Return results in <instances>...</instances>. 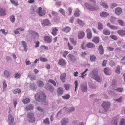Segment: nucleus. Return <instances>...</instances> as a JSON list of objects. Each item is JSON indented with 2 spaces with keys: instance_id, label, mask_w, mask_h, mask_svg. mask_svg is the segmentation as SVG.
Here are the masks:
<instances>
[{
  "instance_id": "obj_29",
  "label": "nucleus",
  "mask_w": 125,
  "mask_h": 125,
  "mask_svg": "<svg viewBox=\"0 0 125 125\" xmlns=\"http://www.w3.org/2000/svg\"><path fill=\"white\" fill-rule=\"evenodd\" d=\"M58 64L62 66H64L65 64L66 63L64 60L62 59H61L59 60Z\"/></svg>"
},
{
  "instance_id": "obj_17",
  "label": "nucleus",
  "mask_w": 125,
  "mask_h": 125,
  "mask_svg": "<svg viewBox=\"0 0 125 125\" xmlns=\"http://www.w3.org/2000/svg\"><path fill=\"white\" fill-rule=\"evenodd\" d=\"M66 76V74L65 73H63L60 76V78L63 83L65 82Z\"/></svg>"
},
{
  "instance_id": "obj_11",
  "label": "nucleus",
  "mask_w": 125,
  "mask_h": 125,
  "mask_svg": "<svg viewBox=\"0 0 125 125\" xmlns=\"http://www.w3.org/2000/svg\"><path fill=\"white\" fill-rule=\"evenodd\" d=\"M42 24L43 26H49L51 24L49 20L48 19H45L43 21Z\"/></svg>"
},
{
  "instance_id": "obj_51",
  "label": "nucleus",
  "mask_w": 125,
  "mask_h": 125,
  "mask_svg": "<svg viewBox=\"0 0 125 125\" xmlns=\"http://www.w3.org/2000/svg\"><path fill=\"white\" fill-rule=\"evenodd\" d=\"M70 97V95L69 94H67L65 95L62 96V98L63 99H68Z\"/></svg>"
},
{
  "instance_id": "obj_36",
  "label": "nucleus",
  "mask_w": 125,
  "mask_h": 125,
  "mask_svg": "<svg viewBox=\"0 0 125 125\" xmlns=\"http://www.w3.org/2000/svg\"><path fill=\"white\" fill-rule=\"evenodd\" d=\"M30 101V99L29 98H27L23 100L22 102L24 104H26L29 103Z\"/></svg>"
},
{
  "instance_id": "obj_39",
  "label": "nucleus",
  "mask_w": 125,
  "mask_h": 125,
  "mask_svg": "<svg viewBox=\"0 0 125 125\" xmlns=\"http://www.w3.org/2000/svg\"><path fill=\"white\" fill-rule=\"evenodd\" d=\"M30 86L31 89L33 90H35L37 87L35 84L34 83L31 84L30 85Z\"/></svg>"
},
{
  "instance_id": "obj_63",
  "label": "nucleus",
  "mask_w": 125,
  "mask_h": 125,
  "mask_svg": "<svg viewBox=\"0 0 125 125\" xmlns=\"http://www.w3.org/2000/svg\"><path fill=\"white\" fill-rule=\"evenodd\" d=\"M75 108L74 107H72L70 108L68 110V112H71L74 111L75 110Z\"/></svg>"
},
{
  "instance_id": "obj_2",
  "label": "nucleus",
  "mask_w": 125,
  "mask_h": 125,
  "mask_svg": "<svg viewBox=\"0 0 125 125\" xmlns=\"http://www.w3.org/2000/svg\"><path fill=\"white\" fill-rule=\"evenodd\" d=\"M42 9L41 7H39L38 10L37 7L35 6H32L31 8V14L33 16L35 15L37 13H38L39 16H42L45 14V13L42 12Z\"/></svg>"
},
{
  "instance_id": "obj_54",
  "label": "nucleus",
  "mask_w": 125,
  "mask_h": 125,
  "mask_svg": "<svg viewBox=\"0 0 125 125\" xmlns=\"http://www.w3.org/2000/svg\"><path fill=\"white\" fill-rule=\"evenodd\" d=\"M121 50V47H117L115 49V51L116 52H120Z\"/></svg>"
},
{
  "instance_id": "obj_20",
  "label": "nucleus",
  "mask_w": 125,
  "mask_h": 125,
  "mask_svg": "<svg viewBox=\"0 0 125 125\" xmlns=\"http://www.w3.org/2000/svg\"><path fill=\"white\" fill-rule=\"evenodd\" d=\"M104 73L106 75H110V69L109 68H105L104 69Z\"/></svg>"
},
{
  "instance_id": "obj_25",
  "label": "nucleus",
  "mask_w": 125,
  "mask_h": 125,
  "mask_svg": "<svg viewBox=\"0 0 125 125\" xmlns=\"http://www.w3.org/2000/svg\"><path fill=\"white\" fill-rule=\"evenodd\" d=\"M84 35V32L83 31H81L78 34V37L79 39H81L83 38Z\"/></svg>"
},
{
  "instance_id": "obj_6",
  "label": "nucleus",
  "mask_w": 125,
  "mask_h": 125,
  "mask_svg": "<svg viewBox=\"0 0 125 125\" xmlns=\"http://www.w3.org/2000/svg\"><path fill=\"white\" fill-rule=\"evenodd\" d=\"M85 7L89 10L91 11L96 10L99 9L98 6L96 5H94V6H92L90 4L85 3L84 4Z\"/></svg>"
},
{
  "instance_id": "obj_4",
  "label": "nucleus",
  "mask_w": 125,
  "mask_h": 125,
  "mask_svg": "<svg viewBox=\"0 0 125 125\" xmlns=\"http://www.w3.org/2000/svg\"><path fill=\"white\" fill-rule=\"evenodd\" d=\"M27 120L29 122L33 123L35 122L36 119L33 113L31 112L28 113L27 115Z\"/></svg>"
},
{
  "instance_id": "obj_50",
  "label": "nucleus",
  "mask_w": 125,
  "mask_h": 125,
  "mask_svg": "<svg viewBox=\"0 0 125 125\" xmlns=\"http://www.w3.org/2000/svg\"><path fill=\"white\" fill-rule=\"evenodd\" d=\"M8 62H10L12 61V58L10 56H7L6 58Z\"/></svg>"
},
{
  "instance_id": "obj_55",
  "label": "nucleus",
  "mask_w": 125,
  "mask_h": 125,
  "mask_svg": "<svg viewBox=\"0 0 125 125\" xmlns=\"http://www.w3.org/2000/svg\"><path fill=\"white\" fill-rule=\"evenodd\" d=\"M115 90L118 91L119 92H122L123 91V89L122 88H115Z\"/></svg>"
},
{
  "instance_id": "obj_47",
  "label": "nucleus",
  "mask_w": 125,
  "mask_h": 125,
  "mask_svg": "<svg viewBox=\"0 0 125 125\" xmlns=\"http://www.w3.org/2000/svg\"><path fill=\"white\" fill-rule=\"evenodd\" d=\"M96 57L94 55H92L90 56V58L91 61L93 62L95 60Z\"/></svg>"
},
{
  "instance_id": "obj_30",
  "label": "nucleus",
  "mask_w": 125,
  "mask_h": 125,
  "mask_svg": "<svg viewBox=\"0 0 125 125\" xmlns=\"http://www.w3.org/2000/svg\"><path fill=\"white\" fill-rule=\"evenodd\" d=\"M34 108L33 105L32 104H30L28 106L26 107V109L27 111L32 110Z\"/></svg>"
},
{
  "instance_id": "obj_45",
  "label": "nucleus",
  "mask_w": 125,
  "mask_h": 125,
  "mask_svg": "<svg viewBox=\"0 0 125 125\" xmlns=\"http://www.w3.org/2000/svg\"><path fill=\"white\" fill-rule=\"evenodd\" d=\"M58 29L56 28H54L53 29L52 31V34L54 36L56 35V32L57 31Z\"/></svg>"
},
{
  "instance_id": "obj_8",
  "label": "nucleus",
  "mask_w": 125,
  "mask_h": 125,
  "mask_svg": "<svg viewBox=\"0 0 125 125\" xmlns=\"http://www.w3.org/2000/svg\"><path fill=\"white\" fill-rule=\"evenodd\" d=\"M8 121L9 122V125H11L13 123L14 121V118L12 117V115L9 114L8 116Z\"/></svg>"
},
{
  "instance_id": "obj_23",
  "label": "nucleus",
  "mask_w": 125,
  "mask_h": 125,
  "mask_svg": "<svg viewBox=\"0 0 125 125\" xmlns=\"http://www.w3.org/2000/svg\"><path fill=\"white\" fill-rule=\"evenodd\" d=\"M98 50L100 54H102L104 53V50L102 45H100L99 46Z\"/></svg>"
},
{
  "instance_id": "obj_13",
  "label": "nucleus",
  "mask_w": 125,
  "mask_h": 125,
  "mask_svg": "<svg viewBox=\"0 0 125 125\" xmlns=\"http://www.w3.org/2000/svg\"><path fill=\"white\" fill-rule=\"evenodd\" d=\"M6 14V10L3 9L0 7V15L4 16Z\"/></svg>"
},
{
  "instance_id": "obj_33",
  "label": "nucleus",
  "mask_w": 125,
  "mask_h": 125,
  "mask_svg": "<svg viewBox=\"0 0 125 125\" xmlns=\"http://www.w3.org/2000/svg\"><path fill=\"white\" fill-rule=\"evenodd\" d=\"M77 22L78 24L82 27L84 25V23L82 21L79 19H77Z\"/></svg>"
},
{
  "instance_id": "obj_48",
  "label": "nucleus",
  "mask_w": 125,
  "mask_h": 125,
  "mask_svg": "<svg viewBox=\"0 0 125 125\" xmlns=\"http://www.w3.org/2000/svg\"><path fill=\"white\" fill-rule=\"evenodd\" d=\"M14 77L15 78H19L21 76V74L20 73H15L14 75Z\"/></svg>"
},
{
  "instance_id": "obj_3",
  "label": "nucleus",
  "mask_w": 125,
  "mask_h": 125,
  "mask_svg": "<svg viewBox=\"0 0 125 125\" xmlns=\"http://www.w3.org/2000/svg\"><path fill=\"white\" fill-rule=\"evenodd\" d=\"M101 106L104 109L103 110L102 109H99V113L104 114L105 112L107 111L110 106V103L109 102L104 101L102 104Z\"/></svg>"
},
{
  "instance_id": "obj_57",
  "label": "nucleus",
  "mask_w": 125,
  "mask_h": 125,
  "mask_svg": "<svg viewBox=\"0 0 125 125\" xmlns=\"http://www.w3.org/2000/svg\"><path fill=\"white\" fill-rule=\"evenodd\" d=\"M110 37L113 39L114 40H116L117 39V37L115 35H112L110 36Z\"/></svg>"
},
{
  "instance_id": "obj_43",
  "label": "nucleus",
  "mask_w": 125,
  "mask_h": 125,
  "mask_svg": "<svg viewBox=\"0 0 125 125\" xmlns=\"http://www.w3.org/2000/svg\"><path fill=\"white\" fill-rule=\"evenodd\" d=\"M119 125H125V119L124 118L122 119L120 121Z\"/></svg>"
},
{
  "instance_id": "obj_24",
  "label": "nucleus",
  "mask_w": 125,
  "mask_h": 125,
  "mask_svg": "<svg viewBox=\"0 0 125 125\" xmlns=\"http://www.w3.org/2000/svg\"><path fill=\"white\" fill-rule=\"evenodd\" d=\"M116 82V81L115 80H112L111 86L113 89L114 90L115 89V87L117 86Z\"/></svg>"
},
{
  "instance_id": "obj_7",
  "label": "nucleus",
  "mask_w": 125,
  "mask_h": 125,
  "mask_svg": "<svg viewBox=\"0 0 125 125\" xmlns=\"http://www.w3.org/2000/svg\"><path fill=\"white\" fill-rule=\"evenodd\" d=\"M80 88L82 92H86L87 90V85L86 83H83L80 85Z\"/></svg>"
},
{
  "instance_id": "obj_38",
  "label": "nucleus",
  "mask_w": 125,
  "mask_h": 125,
  "mask_svg": "<svg viewBox=\"0 0 125 125\" xmlns=\"http://www.w3.org/2000/svg\"><path fill=\"white\" fill-rule=\"evenodd\" d=\"M89 85L90 88L92 89H96V87L95 84L93 83H90Z\"/></svg>"
},
{
  "instance_id": "obj_18",
  "label": "nucleus",
  "mask_w": 125,
  "mask_h": 125,
  "mask_svg": "<svg viewBox=\"0 0 125 125\" xmlns=\"http://www.w3.org/2000/svg\"><path fill=\"white\" fill-rule=\"evenodd\" d=\"M68 56L69 57V59L71 61H75L76 59V58L75 57V56H74V55L72 54H69V55H68Z\"/></svg>"
},
{
  "instance_id": "obj_10",
  "label": "nucleus",
  "mask_w": 125,
  "mask_h": 125,
  "mask_svg": "<svg viewBox=\"0 0 125 125\" xmlns=\"http://www.w3.org/2000/svg\"><path fill=\"white\" fill-rule=\"evenodd\" d=\"M118 120L116 118H114L111 121V125H118Z\"/></svg>"
},
{
  "instance_id": "obj_14",
  "label": "nucleus",
  "mask_w": 125,
  "mask_h": 125,
  "mask_svg": "<svg viewBox=\"0 0 125 125\" xmlns=\"http://www.w3.org/2000/svg\"><path fill=\"white\" fill-rule=\"evenodd\" d=\"M86 31L87 34V37L89 39H91L92 36V34L91 32V30L89 29H87L86 30Z\"/></svg>"
},
{
  "instance_id": "obj_62",
  "label": "nucleus",
  "mask_w": 125,
  "mask_h": 125,
  "mask_svg": "<svg viewBox=\"0 0 125 125\" xmlns=\"http://www.w3.org/2000/svg\"><path fill=\"white\" fill-rule=\"evenodd\" d=\"M34 43L35 44V48H37L39 46V45L40 43V42L38 41H35L34 42Z\"/></svg>"
},
{
  "instance_id": "obj_52",
  "label": "nucleus",
  "mask_w": 125,
  "mask_h": 125,
  "mask_svg": "<svg viewBox=\"0 0 125 125\" xmlns=\"http://www.w3.org/2000/svg\"><path fill=\"white\" fill-rule=\"evenodd\" d=\"M122 96H121L118 99H114V101H116L119 103H121L122 101Z\"/></svg>"
},
{
  "instance_id": "obj_15",
  "label": "nucleus",
  "mask_w": 125,
  "mask_h": 125,
  "mask_svg": "<svg viewBox=\"0 0 125 125\" xmlns=\"http://www.w3.org/2000/svg\"><path fill=\"white\" fill-rule=\"evenodd\" d=\"M68 120L67 118H63L61 121L62 125H65L68 122Z\"/></svg>"
},
{
  "instance_id": "obj_58",
  "label": "nucleus",
  "mask_w": 125,
  "mask_h": 125,
  "mask_svg": "<svg viewBox=\"0 0 125 125\" xmlns=\"http://www.w3.org/2000/svg\"><path fill=\"white\" fill-rule=\"evenodd\" d=\"M98 28L99 30H101L103 29V25L101 23H98Z\"/></svg>"
},
{
  "instance_id": "obj_31",
  "label": "nucleus",
  "mask_w": 125,
  "mask_h": 125,
  "mask_svg": "<svg viewBox=\"0 0 125 125\" xmlns=\"http://www.w3.org/2000/svg\"><path fill=\"white\" fill-rule=\"evenodd\" d=\"M44 40L47 43H49L51 42V40L50 37L48 36H46L44 37Z\"/></svg>"
},
{
  "instance_id": "obj_9",
  "label": "nucleus",
  "mask_w": 125,
  "mask_h": 125,
  "mask_svg": "<svg viewBox=\"0 0 125 125\" xmlns=\"http://www.w3.org/2000/svg\"><path fill=\"white\" fill-rule=\"evenodd\" d=\"M45 88L47 90L50 91L51 92H53L54 90V88L50 84L47 83L45 86Z\"/></svg>"
},
{
  "instance_id": "obj_56",
  "label": "nucleus",
  "mask_w": 125,
  "mask_h": 125,
  "mask_svg": "<svg viewBox=\"0 0 125 125\" xmlns=\"http://www.w3.org/2000/svg\"><path fill=\"white\" fill-rule=\"evenodd\" d=\"M10 2L13 5H14L15 6H17L18 4L17 2H15L13 0H10Z\"/></svg>"
},
{
  "instance_id": "obj_44",
  "label": "nucleus",
  "mask_w": 125,
  "mask_h": 125,
  "mask_svg": "<svg viewBox=\"0 0 125 125\" xmlns=\"http://www.w3.org/2000/svg\"><path fill=\"white\" fill-rule=\"evenodd\" d=\"M43 122V123L45 124H47L48 125H49L50 124V122L49 118H47L44 120Z\"/></svg>"
},
{
  "instance_id": "obj_26",
  "label": "nucleus",
  "mask_w": 125,
  "mask_h": 125,
  "mask_svg": "<svg viewBox=\"0 0 125 125\" xmlns=\"http://www.w3.org/2000/svg\"><path fill=\"white\" fill-rule=\"evenodd\" d=\"M107 25L112 29L116 30L118 29V28L117 26L111 25L109 23H107Z\"/></svg>"
},
{
  "instance_id": "obj_21",
  "label": "nucleus",
  "mask_w": 125,
  "mask_h": 125,
  "mask_svg": "<svg viewBox=\"0 0 125 125\" xmlns=\"http://www.w3.org/2000/svg\"><path fill=\"white\" fill-rule=\"evenodd\" d=\"M117 33L120 36H123L125 35V31L122 30H118Z\"/></svg>"
},
{
  "instance_id": "obj_64",
  "label": "nucleus",
  "mask_w": 125,
  "mask_h": 125,
  "mask_svg": "<svg viewBox=\"0 0 125 125\" xmlns=\"http://www.w3.org/2000/svg\"><path fill=\"white\" fill-rule=\"evenodd\" d=\"M49 81L53 84L54 86H55L56 85V82L54 80L50 79L49 80Z\"/></svg>"
},
{
  "instance_id": "obj_5",
  "label": "nucleus",
  "mask_w": 125,
  "mask_h": 125,
  "mask_svg": "<svg viewBox=\"0 0 125 125\" xmlns=\"http://www.w3.org/2000/svg\"><path fill=\"white\" fill-rule=\"evenodd\" d=\"M92 77L98 82L102 81V78L98 75V72L96 70H93L92 71Z\"/></svg>"
},
{
  "instance_id": "obj_22",
  "label": "nucleus",
  "mask_w": 125,
  "mask_h": 125,
  "mask_svg": "<svg viewBox=\"0 0 125 125\" xmlns=\"http://www.w3.org/2000/svg\"><path fill=\"white\" fill-rule=\"evenodd\" d=\"M100 4L104 8L107 9L108 8V5L106 2L101 1L100 2Z\"/></svg>"
},
{
  "instance_id": "obj_40",
  "label": "nucleus",
  "mask_w": 125,
  "mask_h": 125,
  "mask_svg": "<svg viewBox=\"0 0 125 125\" xmlns=\"http://www.w3.org/2000/svg\"><path fill=\"white\" fill-rule=\"evenodd\" d=\"M37 84L38 86L41 87L44 85V84L41 81H39L37 82Z\"/></svg>"
},
{
  "instance_id": "obj_61",
  "label": "nucleus",
  "mask_w": 125,
  "mask_h": 125,
  "mask_svg": "<svg viewBox=\"0 0 125 125\" xmlns=\"http://www.w3.org/2000/svg\"><path fill=\"white\" fill-rule=\"evenodd\" d=\"M118 22L119 24L123 26L124 25V24L123 21L121 20H118Z\"/></svg>"
},
{
  "instance_id": "obj_19",
  "label": "nucleus",
  "mask_w": 125,
  "mask_h": 125,
  "mask_svg": "<svg viewBox=\"0 0 125 125\" xmlns=\"http://www.w3.org/2000/svg\"><path fill=\"white\" fill-rule=\"evenodd\" d=\"M92 41L96 44L98 43L99 42V38L97 36L94 37Z\"/></svg>"
},
{
  "instance_id": "obj_53",
  "label": "nucleus",
  "mask_w": 125,
  "mask_h": 125,
  "mask_svg": "<svg viewBox=\"0 0 125 125\" xmlns=\"http://www.w3.org/2000/svg\"><path fill=\"white\" fill-rule=\"evenodd\" d=\"M116 18L115 17H112L110 19V21L111 22L113 23H114L115 21Z\"/></svg>"
},
{
  "instance_id": "obj_32",
  "label": "nucleus",
  "mask_w": 125,
  "mask_h": 125,
  "mask_svg": "<svg viewBox=\"0 0 125 125\" xmlns=\"http://www.w3.org/2000/svg\"><path fill=\"white\" fill-rule=\"evenodd\" d=\"M71 30V28L70 27L67 26L65 27L62 29V31L66 33L69 32Z\"/></svg>"
},
{
  "instance_id": "obj_12",
  "label": "nucleus",
  "mask_w": 125,
  "mask_h": 125,
  "mask_svg": "<svg viewBox=\"0 0 125 125\" xmlns=\"http://www.w3.org/2000/svg\"><path fill=\"white\" fill-rule=\"evenodd\" d=\"M122 10L120 7H117L116 8L115 10V13L117 15L120 14L122 12Z\"/></svg>"
},
{
  "instance_id": "obj_41",
  "label": "nucleus",
  "mask_w": 125,
  "mask_h": 125,
  "mask_svg": "<svg viewBox=\"0 0 125 125\" xmlns=\"http://www.w3.org/2000/svg\"><path fill=\"white\" fill-rule=\"evenodd\" d=\"M79 11L78 9H76V10L75 12L74 13V16L76 17H79L80 15L79 14Z\"/></svg>"
},
{
  "instance_id": "obj_34",
  "label": "nucleus",
  "mask_w": 125,
  "mask_h": 125,
  "mask_svg": "<svg viewBox=\"0 0 125 125\" xmlns=\"http://www.w3.org/2000/svg\"><path fill=\"white\" fill-rule=\"evenodd\" d=\"M103 32L104 34L106 35H109L110 34V31L109 30L105 29L104 30Z\"/></svg>"
},
{
  "instance_id": "obj_42",
  "label": "nucleus",
  "mask_w": 125,
  "mask_h": 125,
  "mask_svg": "<svg viewBox=\"0 0 125 125\" xmlns=\"http://www.w3.org/2000/svg\"><path fill=\"white\" fill-rule=\"evenodd\" d=\"M70 40L73 44L74 45H76L77 42L73 38H71L70 39Z\"/></svg>"
},
{
  "instance_id": "obj_35",
  "label": "nucleus",
  "mask_w": 125,
  "mask_h": 125,
  "mask_svg": "<svg viewBox=\"0 0 125 125\" xmlns=\"http://www.w3.org/2000/svg\"><path fill=\"white\" fill-rule=\"evenodd\" d=\"M109 15V14L105 12H103L100 14V16L102 17H105Z\"/></svg>"
},
{
  "instance_id": "obj_46",
  "label": "nucleus",
  "mask_w": 125,
  "mask_h": 125,
  "mask_svg": "<svg viewBox=\"0 0 125 125\" xmlns=\"http://www.w3.org/2000/svg\"><path fill=\"white\" fill-rule=\"evenodd\" d=\"M21 91V89H20L19 88L15 89L13 91V93L14 94H16L18 93L19 94L20 93Z\"/></svg>"
},
{
  "instance_id": "obj_28",
  "label": "nucleus",
  "mask_w": 125,
  "mask_h": 125,
  "mask_svg": "<svg viewBox=\"0 0 125 125\" xmlns=\"http://www.w3.org/2000/svg\"><path fill=\"white\" fill-rule=\"evenodd\" d=\"M21 43H22V45L24 47V51L26 52L27 50V48L26 43L25 42L22 41L21 42Z\"/></svg>"
},
{
  "instance_id": "obj_1",
  "label": "nucleus",
  "mask_w": 125,
  "mask_h": 125,
  "mask_svg": "<svg viewBox=\"0 0 125 125\" xmlns=\"http://www.w3.org/2000/svg\"><path fill=\"white\" fill-rule=\"evenodd\" d=\"M34 97L36 100L39 102H41L42 104L47 105L48 103L46 100V96L44 92L40 91L35 94Z\"/></svg>"
},
{
  "instance_id": "obj_49",
  "label": "nucleus",
  "mask_w": 125,
  "mask_h": 125,
  "mask_svg": "<svg viewBox=\"0 0 125 125\" xmlns=\"http://www.w3.org/2000/svg\"><path fill=\"white\" fill-rule=\"evenodd\" d=\"M37 109L38 111L42 112H44L45 111L44 109L40 106H38L37 108Z\"/></svg>"
},
{
  "instance_id": "obj_27",
  "label": "nucleus",
  "mask_w": 125,
  "mask_h": 125,
  "mask_svg": "<svg viewBox=\"0 0 125 125\" xmlns=\"http://www.w3.org/2000/svg\"><path fill=\"white\" fill-rule=\"evenodd\" d=\"M63 90L62 87H59L57 89V94L58 95L62 94H63Z\"/></svg>"
},
{
  "instance_id": "obj_37",
  "label": "nucleus",
  "mask_w": 125,
  "mask_h": 125,
  "mask_svg": "<svg viewBox=\"0 0 125 125\" xmlns=\"http://www.w3.org/2000/svg\"><path fill=\"white\" fill-rule=\"evenodd\" d=\"M4 76L5 77H9L10 76V75L9 73V72L7 70H5L4 71Z\"/></svg>"
},
{
  "instance_id": "obj_16",
  "label": "nucleus",
  "mask_w": 125,
  "mask_h": 125,
  "mask_svg": "<svg viewBox=\"0 0 125 125\" xmlns=\"http://www.w3.org/2000/svg\"><path fill=\"white\" fill-rule=\"evenodd\" d=\"M86 46L88 48H94L95 47V45L92 43L89 42L86 45Z\"/></svg>"
},
{
  "instance_id": "obj_60",
  "label": "nucleus",
  "mask_w": 125,
  "mask_h": 125,
  "mask_svg": "<svg viewBox=\"0 0 125 125\" xmlns=\"http://www.w3.org/2000/svg\"><path fill=\"white\" fill-rule=\"evenodd\" d=\"M40 59L41 61L43 62H45L48 61L47 59L41 57H40Z\"/></svg>"
},
{
  "instance_id": "obj_59",
  "label": "nucleus",
  "mask_w": 125,
  "mask_h": 125,
  "mask_svg": "<svg viewBox=\"0 0 125 125\" xmlns=\"http://www.w3.org/2000/svg\"><path fill=\"white\" fill-rule=\"evenodd\" d=\"M70 85L69 84H67L64 85V87L66 90H68L69 89L70 87Z\"/></svg>"
}]
</instances>
